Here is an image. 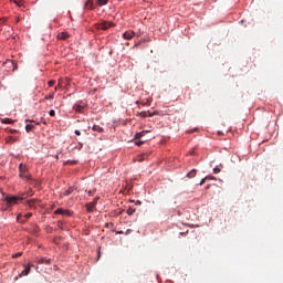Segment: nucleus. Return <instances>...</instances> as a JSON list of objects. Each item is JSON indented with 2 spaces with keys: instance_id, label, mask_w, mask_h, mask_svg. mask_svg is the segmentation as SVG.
Wrapping results in <instances>:
<instances>
[{
  "instance_id": "f257e3e1",
  "label": "nucleus",
  "mask_w": 283,
  "mask_h": 283,
  "mask_svg": "<svg viewBox=\"0 0 283 283\" xmlns=\"http://www.w3.org/2000/svg\"><path fill=\"white\" fill-rule=\"evenodd\" d=\"M19 178H25V180L30 181L32 180V176L27 175L28 174V166L24 164L19 165Z\"/></svg>"
},
{
  "instance_id": "f03ea898",
  "label": "nucleus",
  "mask_w": 283,
  "mask_h": 283,
  "mask_svg": "<svg viewBox=\"0 0 283 283\" xmlns=\"http://www.w3.org/2000/svg\"><path fill=\"white\" fill-rule=\"evenodd\" d=\"M95 28L97 30H109V28H114V22L103 21L99 24H95Z\"/></svg>"
},
{
  "instance_id": "7ed1b4c3",
  "label": "nucleus",
  "mask_w": 283,
  "mask_h": 283,
  "mask_svg": "<svg viewBox=\"0 0 283 283\" xmlns=\"http://www.w3.org/2000/svg\"><path fill=\"white\" fill-rule=\"evenodd\" d=\"M4 200L8 207H12V205H17L19 200H21V198L14 196H7Z\"/></svg>"
},
{
  "instance_id": "20e7f679",
  "label": "nucleus",
  "mask_w": 283,
  "mask_h": 283,
  "mask_svg": "<svg viewBox=\"0 0 283 283\" xmlns=\"http://www.w3.org/2000/svg\"><path fill=\"white\" fill-rule=\"evenodd\" d=\"M54 213L56 216H67V217L72 216V212L70 210H64V209H61V208L56 209L54 211Z\"/></svg>"
},
{
  "instance_id": "39448f33",
  "label": "nucleus",
  "mask_w": 283,
  "mask_h": 283,
  "mask_svg": "<svg viewBox=\"0 0 283 283\" xmlns=\"http://www.w3.org/2000/svg\"><path fill=\"white\" fill-rule=\"evenodd\" d=\"M136 33L134 31H126L123 33V39H126V41H132Z\"/></svg>"
},
{
  "instance_id": "423d86ee",
  "label": "nucleus",
  "mask_w": 283,
  "mask_h": 283,
  "mask_svg": "<svg viewBox=\"0 0 283 283\" xmlns=\"http://www.w3.org/2000/svg\"><path fill=\"white\" fill-rule=\"evenodd\" d=\"M138 116H140V118H147V117L151 118V116H156V112L149 113V112L143 111L138 113Z\"/></svg>"
},
{
  "instance_id": "0eeeda50",
  "label": "nucleus",
  "mask_w": 283,
  "mask_h": 283,
  "mask_svg": "<svg viewBox=\"0 0 283 283\" xmlns=\"http://www.w3.org/2000/svg\"><path fill=\"white\" fill-rule=\"evenodd\" d=\"M73 109L75 112H77V114H83V112H85V105H81V104H75L73 106Z\"/></svg>"
},
{
  "instance_id": "6e6552de",
  "label": "nucleus",
  "mask_w": 283,
  "mask_h": 283,
  "mask_svg": "<svg viewBox=\"0 0 283 283\" xmlns=\"http://www.w3.org/2000/svg\"><path fill=\"white\" fill-rule=\"evenodd\" d=\"M57 39H59L60 41H67V39H70V33H67V32H61V33L57 34Z\"/></svg>"
},
{
  "instance_id": "1a4fd4ad",
  "label": "nucleus",
  "mask_w": 283,
  "mask_h": 283,
  "mask_svg": "<svg viewBox=\"0 0 283 283\" xmlns=\"http://www.w3.org/2000/svg\"><path fill=\"white\" fill-rule=\"evenodd\" d=\"M34 265H27L24 270L20 273L19 277H23V275H30V269H32Z\"/></svg>"
},
{
  "instance_id": "9d476101",
  "label": "nucleus",
  "mask_w": 283,
  "mask_h": 283,
  "mask_svg": "<svg viewBox=\"0 0 283 283\" xmlns=\"http://www.w3.org/2000/svg\"><path fill=\"white\" fill-rule=\"evenodd\" d=\"M7 63H10V65H11L13 72L17 71V70H19V64H17V61L11 60V61H8Z\"/></svg>"
},
{
  "instance_id": "9b49d317",
  "label": "nucleus",
  "mask_w": 283,
  "mask_h": 283,
  "mask_svg": "<svg viewBox=\"0 0 283 283\" xmlns=\"http://www.w3.org/2000/svg\"><path fill=\"white\" fill-rule=\"evenodd\" d=\"M86 209H87L88 213H92V212H94V209H96V206L94 203L90 202V203H86Z\"/></svg>"
},
{
  "instance_id": "f8f14e48",
  "label": "nucleus",
  "mask_w": 283,
  "mask_h": 283,
  "mask_svg": "<svg viewBox=\"0 0 283 283\" xmlns=\"http://www.w3.org/2000/svg\"><path fill=\"white\" fill-rule=\"evenodd\" d=\"M51 259H39L38 264H51Z\"/></svg>"
},
{
  "instance_id": "ddd939ff",
  "label": "nucleus",
  "mask_w": 283,
  "mask_h": 283,
  "mask_svg": "<svg viewBox=\"0 0 283 283\" xmlns=\"http://www.w3.org/2000/svg\"><path fill=\"white\" fill-rule=\"evenodd\" d=\"M148 130H143L140 133H136L135 134V139L138 140L140 138H143V136H145V134H147Z\"/></svg>"
},
{
  "instance_id": "4468645a",
  "label": "nucleus",
  "mask_w": 283,
  "mask_h": 283,
  "mask_svg": "<svg viewBox=\"0 0 283 283\" xmlns=\"http://www.w3.org/2000/svg\"><path fill=\"white\" fill-rule=\"evenodd\" d=\"M93 132H97V134H103L104 129H103V127H101L98 125H94L93 126Z\"/></svg>"
},
{
  "instance_id": "2eb2a0df",
  "label": "nucleus",
  "mask_w": 283,
  "mask_h": 283,
  "mask_svg": "<svg viewBox=\"0 0 283 283\" xmlns=\"http://www.w3.org/2000/svg\"><path fill=\"white\" fill-rule=\"evenodd\" d=\"M19 140V138L17 137H12V136H9L6 138V143L10 144V143H17Z\"/></svg>"
},
{
  "instance_id": "dca6fc26",
  "label": "nucleus",
  "mask_w": 283,
  "mask_h": 283,
  "mask_svg": "<svg viewBox=\"0 0 283 283\" xmlns=\"http://www.w3.org/2000/svg\"><path fill=\"white\" fill-rule=\"evenodd\" d=\"M197 171H198V170H196V169L190 170V171L187 174V178H196Z\"/></svg>"
},
{
  "instance_id": "f3484780",
  "label": "nucleus",
  "mask_w": 283,
  "mask_h": 283,
  "mask_svg": "<svg viewBox=\"0 0 283 283\" xmlns=\"http://www.w3.org/2000/svg\"><path fill=\"white\" fill-rule=\"evenodd\" d=\"M1 123H3L4 125H12V123H14V120H12L10 118H2Z\"/></svg>"
},
{
  "instance_id": "a211bd4d",
  "label": "nucleus",
  "mask_w": 283,
  "mask_h": 283,
  "mask_svg": "<svg viewBox=\"0 0 283 283\" xmlns=\"http://www.w3.org/2000/svg\"><path fill=\"white\" fill-rule=\"evenodd\" d=\"M145 158H147V154H142L137 157L136 161L137 163H143V160H145Z\"/></svg>"
},
{
  "instance_id": "6ab92c4d",
  "label": "nucleus",
  "mask_w": 283,
  "mask_h": 283,
  "mask_svg": "<svg viewBox=\"0 0 283 283\" xmlns=\"http://www.w3.org/2000/svg\"><path fill=\"white\" fill-rule=\"evenodd\" d=\"M93 6H94V2H92V1H90V0H87L86 3H85V8H86L87 10H92Z\"/></svg>"
},
{
  "instance_id": "aec40b11",
  "label": "nucleus",
  "mask_w": 283,
  "mask_h": 283,
  "mask_svg": "<svg viewBox=\"0 0 283 283\" xmlns=\"http://www.w3.org/2000/svg\"><path fill=\"white\" fill-rule=\"evenodd\" d=\"M32 129H34V125H32V124L25 125V132L30 133V132H32Z\"/></svg>"
},
{
  "instance_id": "412c9836",
  "label": "nucleus",
  "mask_w": 283,
  "mask_h": 283,
  "mask_svg": "<svg viewBox=\"0 0 283 283\" xmlns=\"http://www.w3.org/2000/svg\"><path fill=\"white\" fill-rule=\"evenodd\" d=\"M72 191H74V189L69 188L67 190H65L64 192H62L61 196H71Z\"/></svg>"
},
{
  "instance_id": "4be33fe9",
  "label": "nucleus",
  "mask_w": 283,
  "mask_h": 283,
  "mask_svg": "<svg viewBox=\"0 0 283 283\" xmlns=\"http://www.w3.org/2000/svg\"><path fill=\"white\" fill-rule=\"evenodd\" d=\"M127 216H134V213H136V209L134 208H128L126 211Z\"/></svg>"
},
{
  "instance_id": "5701e85b",
  "label": "nucleus",
  "mask_w": 283,
  "mask_h": 283,
  "mask_svg": "<svg viewBox=\"0 0 283 283\" xmlns=\"http://www.w3.org/2000/svg\"><path fill=\"white\" fill-rule=\"evenodd\" d=\"M54 98V93H50L44 97V101H52Z\"/></svg>"
},
{
  "instance_id": "b1692460",
  "label": "nucleus",
  "mask_w": 283,
  "mask_h": 283,
  "mask_svg": "<svg viewBox=\"0 0 283 283\" xmlns=\"http://www.w3.org/2000/svg\"><path fill=\"white\" fill-rule=\"evenodd\" d=\"M207 180H213V177H205L203 179H201L200 185H205V182H207Z\"/></svg>"
},
{
  "instance_id": "393cba45",
  "label": "nucleus",
  "mask_w": 283,
  "mask_h": 283,
  "mask_svg": "<svg viewBox=\"0 0 283 283\" xmlns=\"http://www.w3.org/2000/svg\"><path fill=\"white\" fill-rule=\"evenodd\" d=\"M23 255V252H18L12 255L13 260H17V258H21Z\"/></svg>"
},
{
  "instance_id": "a878e982",
  "label": "nucleus",
  "mask_w": 283,
  "mask_h": 283,
  "mask_svg": "<svg viewBox=\"0 0 283 283\" xmlns=\"http://www.w3.org/2000/svg\"><path fill=\"white\" fill-rule=\"evenodd\" d=\"M98 6H107V0H97Z\"/></svg>"
},
{
  "instance_id": "bb28decb",
  "label": "nucleus",
  "mask_w": 283,
  "mask_h": 283,
  "mask_svg": "<svg viewBox=\"0 0 283 283\" xmlns=\"http://www.w3.org/2000/svg\"><path fill=\"white\" fill-rule=\"evenodd\" d=\"M56 82L54 81V80H51V81H49V87H54V84H55Z\"/></svg>"
},
{
  "instance_id": "cd10ccee",
  "label": "nucleus",
  "mask_w": 283,
  "mask_h": 283,
  "mask_svg": "<svg viewBox=\"0 0 283 283\" xmlns=\"http://www.w3.org/2000/svg\"><path fill=\"white\" fill-rule=\"evenodd\" d=\"M135 144H136L138 147H140V145H145V142H143V140H137V142H135Z\"/></svg>"
},
{
  "instance_id": "c85d7f7f",
  "label": "nucleus",
  "mask_w": 283,
  "mask_h": 283,
  "mask_svg": "<svg viewBox=\"0 0 283 283\" xmlns=\"http://www.w3.org/2000/svg\"><path fill=\"white\" fill-rule=\"evenodd\" d=\"M91 203L96 207V205H98V197H96Z\"/></svg>"
},
{
  "instance_id": "c756f323",
  "label": "nucleus",
  "mask_w": 283,
  "mask_h": 283,
  "mask_svg": "<svg viewBox=\"0 0 283 283\" xmlns=\"http://www.w3.org/2000/svg\"><path fill=\"white\" fill-rule=\"evenodd\" d=\"M49 115H50V116H56V112H54V109H51V111L49 112Z\"/></svg>"
},
{
  "instance_id": "7c9ffc66",
  "label": "nucleus",
  "mask_w": 283,
  "mask_h": 283,
  "mask_svg": "<svg viewBox=\"0 0 283 283\" xmlns=\"http://www.w3.org/2000/svg\"><path fill=\"white\" fill-rule=\"evenodd\" d=\"M9 133H10V134H18L19 130H17V129H9Z\"/></svg>"
},
{
  "instance_id": "2f4dec72",
  "label": "nucleus",
  "mask_w": 283,
  "mask_h": 283,
  "mask_svg": "<svg viewBox=\"0 0 283 283\" xmlns=\"http://www.w3.org/2000/svg\"><path fill=\"white\" fill-rule=\"evenodd\" d=\"M24 218L28 220V218H32V213H27V214H24Z\"/></svg>"
},
{
  "instance_id": "473e14b6",
  "label": "nucleus",
  "mask_w": 283,
  "mask_h": 283,
  "mask_svg": "<svg viewBox=\"0 0 283 283\" xmlns=\"http://www.w3.org/2000/svg\"><path fill=\"white\" fill-rule=\"evenodd\" d=\"M213 174H220V168H214Z\"/></svg>"
},
{
  "instance_id": "72a5a7b5",
  "label": "nucleus",
  "mask_w": 283,
  "mask_h": 283,
  "mask_svg": "<svg viewBox=\"0 0 283 283\" xmlns=\"http://www.w3.org/2000/svg\"><path fill=\"white\" fill-rule=\"evenodd\" d=\"M67 165H76V161H66Z\"/></svg>"
},
{
  "instance_id": "f704fd0d",
  "label": "nucleus",
  "mask_w": 283,
  "mask_h": 283,
  "mask_svg": "<svg viewBox=\"0 0 283 283\" xmlns=\"http://www.w3.org/2000/svg\"><path fill=\"white\" fill-rule=\"evenodd\" d=\"M76 136H81V130H75Z\"/></svg>"
},
{
  "instance_id": "c9c22d12",
  "label": "nucleus",
  "mask_w": 283,
  "mask_h": 283,
  "mask_svg": "<svg viewBox=\"0 0 283 283\" xmlns=\"http://www.w3.org/2000/svg\"><path fill=\"white\" fill-rule=\"evenodd\" d=\"M25 123H34V120L25 119Z\"/></svg>"
},
{
  "instance_id": "e433bc0d",
  "label": "nucleus",
  "mask_w": 283,
  "mask_h": 283,
  "mask_svg": "<svg viewBox=\"0 0 283 283\" xmlns=\"http://www.w3.org/2000/svg\"><path fill=\"white\" fill-rule=\"evenodd\" d=\"M14 3H17V6H21V4H19V2H17V1H14Z\"/></svg>"
},
{
  "instance_id": "4c0bfd02",
  "label": "nucleus",
  "mask_w": 283,
  "mask_h": 283,
  "mask_svg": "<svg viewBox=\"0 0 283 283\" xmlns=\"http://www.w3.org/2000/svg\"><path fill=\"white\" fill-rule=\"evenodd\" d=\"M88 195L92 196V191H88Z\"/></svg>"
},
{
  "instance_id": "58836bf2",
  "label": "nucleus",
  "mask_w": 283,
  "mask_h": 283,
  "mask_svg": "<svg viewBox=\"0 0 283 283\" xmlns=\"http://www.w3.org/2000/svg\"><path fill=\"white\" fill-rule=\"evenodd\" d=\"M136 205H140V201H137Z\"/></svg>"
}]
</instances>
